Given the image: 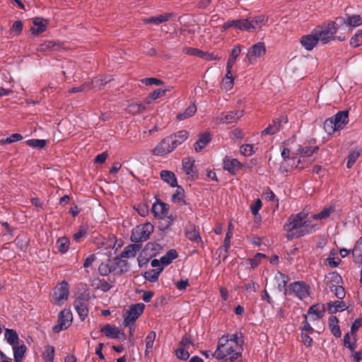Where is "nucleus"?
Here are the masks:
<instances>
[{"instance_id": "8", "label": "nucleus", "mask_w": 362, "mask_h": 362, "mask_svg": "<svg viewBox=\"0 0 362 362\" xmlns=\"http://www.w3.org/2000/svg\"><path fill=\"white\" fill-rule=\"evenodd\" d=\"M72 318V313L70 310L64 309L62 310L59 314L58 322L53 327V332L59 333V332L67 329L71 325Z\"/></svg>"}, {"instance_id": "61", "label": "nucleus", "mask_w": 362, "mask_h": 362, "mask_svg": "<svg viewBox=\"0 0 362 362\" xmlns=\"http://www.w3.org/2000/svg\"><path fill=\"white\" fill-rule=\"evenodd\" d=\"M186 54L192 56H197L201 59L204 58L205 52H203L201 49L194 47H187L186 49Z\"/></svg>"}, {"instance_id": "62", "label": "nucleus", "mask_w": 362, "mask_h": 362, "mask_svg": "<svg viewBox=\"0 0 362 362\" xmlns=\"http://www.w3.org/2000/svg\"><path fill=\"white\" fill-rule=\"evenodd\" d=\"M242 288L248 293L257 292L259 288V284L256 281H250V282L245 284Z\"/></svg>"}, {"instance_id": "37", "label": "nucleus", "mask_w": 362, "mask_h": 362, "mask_svg": "<svg viewBox=\"0 0 362 362\" xmlns=\"http://www.w3.org/2000/svg\"><path fill=\"white\" fill-rule=\"evenodd\" d=\"M234 84V78L232 76V70L226 69V74L223 77L221 82V88L227 90H230Z\"/></svg>"}, {"instance_id": "63", "label": "nucleus", "mask_w": 362, "mask_h": 362, "mask_svg": "<svg viewBox=\"0 0 362 362\" xmlns=\"http://www.w3.org/2000/svg\"><path fill=\"white\" fill-rule=\"evenodd\" d=\"M107 83L102 77H95L92 80V86L93 88L100 90L102 89L105 84Z\"/></svg>"}, {"instance_id": "46", "label": "nucleus", "mask_w": 362, "mask_h": 362, "mask_svg": "<svg viewBox=\"0 0 362 362\" xmlns=\"http://www.w3.org/2000/svg\"><path fill=\"white\" fill-rule=\"evenodd\" d=\"M176 187H177V189L173 195L172 200L174 202H180L184 205H186L187 202L184 199V195H185L184 189L182 187L178 186L177 185Z\"/></svg>"}, {"instance_id": "11", "label": "nucleus", "mask_w": 362, "mask_h": 362, "mask_svg": "<svg viewBox=\"0 0 362 362\" xmlns=\"http://www.w3.org/2000/svg\"><path fill=\"white\" fill-rule=\"evenodd\" d=\"M145 305L142 303L132 305L129 308L128 314L123 321L124 326L129 325V322H135L139 317L143 313Z\"/></svg>"}, {"instance_id": "44", "label": "nucleus", "mask_w": 362, "mask_h": 362, "mask_svg": "<svg viewBox=\"0 0 362 362\" xmlns=\"http://www.w3.org/2000/svg\"><path fill=\"white\" fill-rule=\"evenodd\" d=\"M156 334L154 331L150 332L146 337V350L145 356H148L149 353L153 350V343L156 339Z\"/></svg>"}, {"instance_id": "14", "label": "nucleus", "mask_w": 362, "mask_h": 362, "mask_svg": "<svg viewBox=\"0 0 362 362\" xmlns=\"http://www.w3.org/2000/svg\"><path fill=\"white\" fill-rule=\"evenodd\" d=\"M248 23L246 19H237V20H229L223 23L221 30L224 32L230 28H234L240 30L248 31L249 28L247 27Z\"/></svg>"}, {"instance_id": "1", "label": "nucleus", "mask_w": 362, "mask_h": 362, "mask_svg": "<svg viewBox=\"0 0 362 362\" xmlns=\"http://www.w3.org/2000/svg\"><path fill=\"white\" fill-rule=\"evenodd\" d=\"M317 228V224L305 211L291 215L284 225L288 240L313 233Z\"/></svg>"}, {"instance_id": "53", "label": "nucleus", "mask_w": 362, "mask_h": 362, "mask_svg": "<svg viewBox=\"0 0 362 362\" xmlns=\"http://www.w3.org/2000/svg\"><path fill=\"white\" fill-rule=\"evenodd\" d=\"M329 288L331 291L334 293L337 298L342 300L345 297L346 291L344 287L341 286H336L332 284L331 286H329Z\"/></svg>"}, {"instance_id": "41", "label": "nucleus", "mask_w": 362, "mask_h": 362, "mask_svg": "<svg viewBox=\"0 0 362 362\" xmlns=\"http://www.w3.org/2000/svg\"><path fill=\"white\" fill-rule=\"evenodd\" d=\"M177 256V252L175 250L172 249L168 250L165 255L160 257V262L163 265H168L173 259H176Z\"/></svg>"}, {"instance_id": "15", "label": "nucleus", "mask_w": 362, "mask_h": 362, "mask_svg": "<svg viewBox=\"0 0 362 362\" xmlns=\"http://www.w3.org/2000/svg\"><path fill=\"white\" fill-rule=\"evenodd\" d=\"M287 118L281 117L273 120L272 124H269L265 129L262 132V134L273 135L282 128V124L287 123Z\"/></svg>"}, {"instance_id": "45", "label": "nucleus", "mask_w": 362, "mask_h": 362, "mask_svg": "<svg viewBox=\"0 0 362 362\" xmlns=\"http://www.w3.org/2000/svg\"><path fill=\"white\" fill-rule=\"evenodd\" d=\"M69 239L65 237H61L59 238L56 243V246L58 249V250L62 253H66L69 248Z\"/></svg>"}, {"instance_id": "12", "label": "nucleus", "mask_w": 362, "mask_h": 362, "mask_svg": "<svg viewBox=\"0 0 362 362\" xmlns=\"http://www.w3.org/2000/svg\"><path fill=\"white\" fill-rule=\"evenodd\" d=\"M266 48L263 42H258L252 46L246 54L249 64H253L256 59L265 54Z\"/></svg>"}, {"instance_id": "5", "label": "nucleus", "mask_w": 362, "mask_h": 362, "mask_svg": "<svg viewBox=\"0 0 362 362\" xmlns=\"http://www.w3.org/2000/svg\"><path fill=\"white\" fill-rule=\"evenodd\" d=\"M310 286L304 281H295L290 284L284 290L285 296L294 295L300 300H303L310 296Z\"/></svg>"}, {"instance_id": "24", "label": "nucleus", "mask_w": 362, "mask_h": 362, "mask_svg": "<svg viewBox=\"0 0 362 362\" xmlns=\"http://www.w3.org/2000/svg\"><path fill=\"white\" fill-rule=\"evenodd\" d=\"M173 13H165L156 16L145 18L143 20V21L145 24L153 23L156 25H159L162 23L168 21L173 17Z\"/></svg>"}, {"instance_id": "59", "label": "nucleus", "mask_w": 362, "mask_h": 362, "mask_svg": "<svg viewBox=\"0 0 362 362\" xmlns=\"http://www.w3.org/2000/svg\"><path fill=\"white\" fill-rule=\"evenodd\" d=\"M264 257V255L259 252L257 253L252 258L249 259L248 261L251 267L253 269L257 267Z\"/></svg>"}, {"instance_id": "49", "label": "nucleus", "mask_w": 362, "mask_h": 362, "mask_svg": "<svg viewBox=\"0 0 362 362\" xmlns=\"http://www.w3.org/2000/svg\"><path fill=\"white\" fill-rule=\"evenodd\" d=\"M163 270V268L159 269H151L146 272L144 274L145 279L150 282H156L158 279L159 274Z\"/></svg>"}, {"instance_id": "16", "label": "nucleus", "mask_w": 362, "mask_h": 362, "mask_svg": "<svg viewBox=\"0 0 362 362\" xmlns=\"http://www.w3.org/2000/svg\"><path fill=\"white\" fill-rule=\"evenodd\" d=\"M318 42V38L316 35L313 33V30H312L310 34L303 35L300 40L301 45L308 51L313 49Z\"/></svg>"}, {"instance_id": "50", "label": "nucleus", "mask_w": 362, "mask_h": 362, "mask_svg": "<svg viewBox=\"0 0 362 362\" xmlns=\"http://www.w3.org/2000/svg\"><path fill=\"white\" fill-rule=\"evenodd\" d=\"M112 264H110V259L107 261V262H103L98 267V272L102 276H107L110 273H113L112 272Z\"/></svg>"}, {"instance_id": "27", "label": "nucleus", "mask_w": 362, "mask_h": 362, "mask_svg": "<svg viewBox=\"0 0 362 362\" xmlns=\"http://www.w3.org/2000/svg\"><path fill=\"white\" fill-rule=\"evenodd\" d=\"M182 169L186 175L194 178L197 176L194 170V160L192 158H185L182 160Z\"/></svg>"}, {"instance_id": "2", "label": "nucleus", "mask_w": 362, "mask_h": 362, "mask_svg": "<svg viewBox=\"0 0 362 362\" xmlns=\"http://www.w3.org/2000/svg\"><path fill=\"white\" fill-rule=\"evenodd\" d=\"M238 346L233 341H228L226 336H222L218 341V346L213 356L218 360L226 359V362H235L241 356Z\"/></svg>"}, {"instance_id": "54", "label": "nucleus", "mask_w": 362, "mask_h": 362, "mask_svg": "<svg viewBox=\"0 0 362 362\" xmlns=\"http://www.w3.org/2000/svg\"><path fill=\"white\" fill-rule=\"evenodd\" d=\"M350 45L354 48L362 45V29L358 30L350 40Z\"/></svg>"}, {"instance_id": "4", "label": "nucleus", "mask_w": 362, "mask_h": 362, "mask_svg": "<svg viewBox=\"0 0 362 362\" xmlns=\"http://www.w3.org/2000/svg\"><path fill=\"white\" fill-rule=\"evenodd\" d=\"M153 230V225L149 222L138 225L132 229L130 240L136 243L145 242L149 239Z\"/></svg>"}, {"instance_id": "56", "label": "nucleus", "mask_w": 362, "mask_h": 362, "mask_svg": "<svg viewBox=\"0 0 362 362\" xmlns=\"http://www.w3.org/2000/svg\"><path fill=\"white\" fill-rule=\"evenodd\" d=\"M175 355L180 360H187L189 357V349L178 346L175 351Z\"/></svg>"}, {"instance_id": "31", "label": "nucleus", "mask_w": 362, "mask_h": 362, "mask_svg": "<svg viewBox=\"0 0 362 362\" xmlns=\"http://www.w3.org/2000/svg\"><path fill=\"white\" fill-rule=\"evenodd\" d=\"M197 105L194 103H191L183 112H180L177 115L178 120H185L192 117L197 112Z\"/></svg>"}, {"instance_id": "33", "label": "nucleus", "mask_w": 362, "mask_h": 362, "mask_svg": "<svg viewBox=\"0 0 362 362\" xmlns=\"http://www.w3.org/2000/svg\"><path fill=\"white\" fill-rule=\"evenodd\" d=\"M339 320L337 317L332 315L329 318V328L332 333V334L339 338L341 335V329L339 326L338 325Z\"/></svg>"}, {"instance_id": "57", "label": "nucleus", "mask_w": 362, "mask_h": 362, "mask_svg": "<svg viewBox=\"0 0 362 362\" xmlns=\"http://www.w3.org/2000/svg\"><path fill=\"white\" fill-rule=\"evenodd\" d=\"M23 139V136L20 134L15 133L11 134L9 137L1 139L0 143L2 144H11L16 141H19Z\"/></svg>"}, {"instance_id": "60", "label": "nucleus", "mask_w": 362, "mask_h": 362, "mask_svg": "<svg viewBox=\"0 0 362 362\" xmlns=\"http://www.w3.org/2000/svg\"><path fill=\"white\" fill-rule=\"evenodd\" d=\"M360 156V152L358 151H354L351 152L348 156V160L346 163L347 168H350L352 167V165L354 164V163L356 161L358 158Z\"/></svg>"}, {"instance_id": "6", "label": "nucleus", "mask_w": 362, "mask_h": 362, "mask_svg": "<svg viewBox=\"0 0 362 362\" xmlns=\"http://www.w3.org/2000/svg\"><path fill=\"white\" fill-rule=\"evenodd\" d=\"M174 134H171L163 139L153 149V154L160 156L165 153L172 152L177 146L179 143L175 139Z\"/></svg>"}, {"instance_id": "42", "label": "nucleus", "mask_w": 362, "mask_h": 362, "mask_svg": "<svg viewBox=\"0 0 362 362\" xmlns=\"http://www.w3.org/2000/svg\"><path fill=\"white\" fill-rule=\"evenodd\" d=\"M13 349L15 362H21L27 349L25 345L23 344L21 345H16L13 346Z\"/></svg>"}, {"instance_id": "40", "label": "nucleus", "mask_w": 362, "mask_h": 362, "mask_svg": "<svg viewBox=\"0 0 362 362\" xmlns=\"http://www.w3.org/2000/svg\"><path fill=\"white\" fill-rule=\"evenodd\" d=\"M334 211V209L332 207H327L322 209L320 212L310 216L313 222L323 220L328 218L330 214Z\"/></svg>"}, {"instance_id": "20", "label": "nucleus", "mask_w": 362, "mask_h": 362, "mask_svg": "<svg viewBox=\"0 0 362 362\" xmlns=\"http://www.w3.org/2000/svg\"><path fill=\"white\" fill-rule=\"evenodd\" d=\"M185 234L187 238L192 242L196 243L202 242V238L199 232L197 229L195 225L192 223H189L186 226L185 228Z\"/></svg>"}, {"instance_id": "25", "label": "nucleus", "mask_w": 362, "mask_h": 362, "mask_svg": "<svg viewBox=\"0 0 362 362\" xmlns=\"http://www.w3.org/2000/svg\"><path fill=\"white\" fill-rule=\"evenodd\" d=\"M349 111L344 110L338 112L334 117H332V119L334 123L337 124L339 129H342L349 122Z\"/></svg>"}, {"instance_id": "17", "label": "nucleus", "mask_w": 362, "mask_h": 362, "mask_svg": "<svg viewBox=\"0 0 362 362\" xmlns=\"http://www.w3.org/2000/svg\"><path fill=\"white\" fill-rule=\"evenodd\" d=\"M74 306L80 319L84 321L88 315V303L83 298H76L74 300Z\"/></svg>"}, {"instance_id": "32", "label": "nucleus", "mask_w": 362, "mask_h": 362, "mask_svg": "<svg viewBox=\"0 0 362 362\" xmlns=\"http://www.w3.org/2000/svg\"><path fill=\"white\" fill-rule=\"evenodd\" d=\"M351 253L354 257V261L356 263L362 264V237L355 244Z\"/></svg>"}, {"instance_id": "26", "label": "nucleus", "mask_w": 362, "mask_h": 362, "mask_svg": "<svg viewBox=\"0 0 362 362\" xmlns=\"http://www.w3.org/2000/svg\"><path fill=\"white\" fill-rule=\"evenodd\" d=\"M325 312L324 305L319 304L313 305L308 310V315L311 316L313 320H316L321 318Z\"/></svg>"}, {"instance_id": "19", "label": "nucleus", "mask_w": 362, "mask_h": 362, "mask_svg": "<svg viewBox=\"0 0 362 362\" xmlns=\"http://www.w3.org/2000/svg\"><path fill=\"white\" fill-rule=\"evenodd\" d=\"M33 26L30 28V32L34 35H38L46 30L48 21L40 17H35L33 19Z\"/></svg>"}, {"instance_id": "47", "label": "nucleus", "mask_w": 362, "mask_h": 362, "mask_svg": "<svg viewBox=\"0 0 362 362\" xmlns=\"http://www.w3.org/2000/svg\"><path fill=\"white\" fill-rule=\"evenodd\" d=\"M325 131L328 134H332L334 132L339 130L337 124L334 123L332 117L327 119L324 122Z\"/></svg>"}, {"instance_id": "9", "label": "nucleus", "mask_w": 362, "mask_h": 362, "mask_svg": "<svg viewBox=\"0 0 362 362\" xmlns=\"http://www.w3.org/2000/svg\"><path fill=\"white\" fill-rule=\"evenodd\" d=\"M319 149L318 146H304L301 147L298 150L299 158L297 160V164L296 168H298V169H303L305 167L308 166L313 160H309L306 163V164L300 165L303 162V160L305 158H311L313 154L316 152Z\"/></svg>"}, {"instance_id": "7", "label": "nucleus", "mask_w": 362, "mask_h": 362, "mask_svg": "<svg viewBox=\"0 0 362 362\" xmlns=\"http://www.w3.org/2000/svg\"><path fill=\"white\" fill-rule=\"evenodd\" d=\"M168 205L163 202H158L153 204L151 209V211L154 214L155 217L160 218L165 221V228L170 226L173 222L172 217L168 216Z\"/></svg>"}, {"instance_id": "64", "label": "nucleus", "mask_w": 362, "mask_h": 362, "mask_svg": "<svg viewBox=\"0 0 362 362\" xmlns=\"http://www.w3.org/2000/svg\"><path fill=\"white\" fill-rule=\"evenodd\" d=\"M173 134L175 136H177L175 139L177 140L180 145L182 144L189 136V133L186 130H181Z\"/></svg>"}, {"instance_id": "36", "label": "nucleus", "mask_w": 362, "mask_h": 362, "mask_svg": "<svg viewBox=\"0 0 362 362\" xmlns=\"http://www.w3.org/2000/svg\"><path fill=\"white\" fill-rule=\"evenodd\" d=\"M344 23L351 29L362 25V16L360 15L349 16Z\"/></svg>"}, {"instance_id": "18", "label": "nucleus", "mask_w": 362, "mask_h": 362, "mask_svg": "<svg viewBox=\"0 0 362 362\" xmlns=\"http://www.w3.org/2000/svg\"><path fill=\"white\" fill-rule=\"evenodd\" d=\"M243 115L242 110H233L227 112H223L218 117V119L222 123L230 124L235 122Z\"/></svg>"}, {"instance_id": "39", "label": "nucleus", "mask_w": 362, "mask_h": 362, "mask_svg": "<svg viewBox=\"0 0 362 362\" xmlns=\"http://www.w3.org/2000/svg\"><path fill=\"white\" fill-rule=\"evenodd\" d=\"M60 48V45L54 41H46L41 44L37 50L40 52L56 51Z\"/></svg>"}, {"instance_id": "48", "label": "nucleus", "mask_w": 362, "mask_h": 362, "mask_svg": "<svg viewBox=\"0 0 362 362\" xmlns=\"http://www.w3.org/2000/svg\"><path fill=\"white\" fill-rule=\"evenodd\" d=\"M146 107L141 103H132L127 107V111L132 114L136 115L145 110Z\"/></svg>"}, {"instance_id": "38", "label": "nucleus", "mask_w": 362, "mask_h": 362, "mask_svg": "<svg viewBox=\"0 0 362 362\" xmlns=\"http://www.w3.org/2000/svg\"><path fill=\"white\" fill-rule=\"evenodd\" d=\"M328 310L330 313H336L339 311L345 310L347 308L346 303L344 301H331L327 303Z\"/></svg>"}, {"instance_id": "34", "label": "nucleus", "mask_w": 362, "mask_h": 362, "mask_svg": "<svg viewBox=\"0 0 362 362\" xmlns=\"http://www.w3.org/2000/svg\"><path fill=\"white\" fill-rule=\"evenodd\" d=\"M5 339L7 342L12 346L19 344V337L16 332L13 329H6Z\"/></svg>"}, {"instance_id": "22", "label": "nucleus", "mask_w": 362, "mask_h": 362, "mask_svg": "<svg viewBox=\"0 0 362 362\" xmlns=\"http://www.w3.org/2000/svg\"><path fill=\"white\" fill-rule=\"evenodd\" d=\"M242 164L235 158H226L223 160V168L232 174H235L237 171L240 170Z\"/></svg>"}, {"instance_id": "10", "label": "nucleus", "mask_w": 362, "mask_h": 362, "mask_svg": "<svg viewBox=\"0 0 362 362\" xmlns=\"http://www.w3.org/2000/svg\"><path fill=\"white\" fill-rule=\"evenodd\" d=\"M69 294V284L66 281H63L54 288L53 295L54 303L57 304H61L62 302L68 299Z\"/></svg>"}, {"instance_id": "13", "label": "nucleus", "mask_w": 362, "mask_h": 362, "mask_svg": "<svg viewBox=\"0 0 362 362\" xmlns=\"http://www.w3.org/2000/svg\"><path fill=\"white\" fill-rule=\"evenodd\" d=\"M122 257H116L113 259H110L112 264V272L115 274L120 275L129 271V264L127 260L122 259Z\"/></svg>"}, {"instance_id": "52", "label": "nucleus", "mask_w": 362, "mask_h": 362, "mask_svg": "<svg viewBox=\"0 0 362 362\" xmlns=\"http://www.w3.org/2000/svg\"><path fill=\"white\" fill-rule=\"evenodd\" d=\"M275 279L279 282L278 287L281 290V288H286L288 277L281 272H277L275 275Z\"/></svg>"}, {"instance_id": "23", "label": "nucleus", "mask_w": 362, "mask_h": 362, "mask_svg": "<svg viewBox=\"0 0 362 362\" xmlns=\"http://www.w3.org/2000/svg\"><path fill=\"white\" fill-rule=\"evenodd\" d=\"M141 244L138 243H135L134 244H131L126 246L124 248L123 251L121 252L120 257H134L136 255L137 252L141 248Z\"/></svg>"}, {"instance_id": "3", "label": "nucleus", "mask_w": 362, "mask_h": 362, "mask_svg": "<svg viewBox=\"0 0 362 362\" xmlns=\"http://www.w3.org/2000/svg\"><path fill=\"white\" fill-rule=\"evenodd\" d=\"M338 24L334 21H327L315 28L313 33L316 35L318 40L322 45L327 44L332 40L338 39L339 41H344L345 37L334 36L338 30Z\"/></svg>"}, {"instance_id": "43", "label": "nucleus", "mask_w": 362, "mask_h": 362, "mask_svg": "<svg viewBox=\"0 0 362 362\" xmlns=\"http://www.w3.org/2000/svg\"><path fill=\"white\" fill-rule=\"evenodd\" d=\"M297 164V161L296 159H286L284 160L279 167V170L281 173H287L296 168Z\"/></svg>"}, {"instance_id": "28", "label": "nucleus", "mask_w": 362, "mask_h": 362, "mask_svg": "<svg viewBox=\"0 0 362 362\" xmlns=\"http://www.w3.org/2000/svg\"><path fill=\"white\" fill-rule=\"evenodd\" d=\"M241 52V47L239 45L234 46L231 50V53L228 59L226 64V69L232 70L233 65L235 64L237 58L239 57Z\"/></svg>"}, {"instance_id": "55", "label": "nucleus", "mask_w": 362, "mask_h": 362, "mask_svg": "<svg viewBox=\"0 0 362 362\" xmlns=\"http://www.w3.org/2000/svg\"><path fill=\"white\" fill-rule=\"evenodd\" d=\"M46 362H53L54 357V348L52 346H47L43 354Z\"/></svg>"}, {"instance_id": "51", "label": "nucleus", "mask_w": 362, "mask_h": 362, "mask_svg": "<svg viewBox=\"0 0 362 362\" xmlns=\"http://www.w3.org/2000/svg\"><path fill=\"white\" fill-rule=\"evenodd\" d=\"M26 144L30 147L41 149L44 148L47 144V141L45 139H32L25 141Z\"/></svg>"}, {"instance_id": "21", "label": "nucleus", "mask_w": 362, "mask_h": 362, "mask_svg": "<svg viewBox=\"0 0 362 362\" xmlns=\"http://www.w3.org/2000/svg\"><path fill=\"white\" fill-rule=\"evenodd\" d=\"M268 18L264 16H257L253 18H247V27L249 28L248 32H251L257 28H260L262 25H265Z\"/></svg>"}, {"instance_id": "29", "label": "nucleus", "mask_w": 362, "mask_h": 362, "mask_svg": "<svg viewBox=\"0 0 362 362\" xmlns=\"http://www.w3.org/2000/svg\"><path fill=\"white\" fill-rule=\"evenodd\" d=\"M160 175L161 179L169 184L171 187H176L177 185V181L175 173L170 170H161L160 173Z\"/></svg>"}, {"instance_id": "30", "label": "nucleus", "mask_w": 362, "mask_h": 362, "mask_svg": "<svg viewBox=\"0 0 362 362\" xmlns=\"http://www.w3.org/2000/svg\"><path fill=\"white\" fill-rule=\"evenodd\" d=\"M100 332L104 333L105 335L110 339H119V330L115 326L109 324L103 326Z\"/></svg>"}, {"instance_id": "58", "label": "nucleus", "mask_w": 362, "mask_h": 362, "mask_svg": "<svg viewBox=\"0 0 362 362\" xmlns=\"http://www.w3.org/2000/svg\"><path fill=\"white\" fill-rule=\"evenodd\" d=\"M240 152L245 156H250L255 153L254 147L251 144H243L240 148Z\"/></svg>"}, {"instance_id": "35", "label": "nucleus", "mask_w": 362, "mask_h": 362, "mask_svg": "<svg viewBox=\"0 0 362 362\" xmlns=\"http://www.w3.org/2000/svg\"><path fill=\"white\" fill-rule=\"evenodd\" d=\"M211 141V136L209 133L202 134L198 141L194 144V150L197 152L201 151Z\"/></svg>"}]
</instances>
